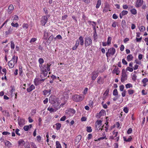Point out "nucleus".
<instances>
[{"label":"nucleus","instance_id":"f257e3e1","mask_svg":"<svg viewBox=\"0 0 148 148\" xmlns=\"http://www.w3.org/2000/svg\"><path fill=\"white\" fill-rule=\"evenodd\" d=\"M51 66V64L47 63L39 66L40 71V77L41 78H44L47 75L48 72L50 71Z\"/></svg>","mask_w":148,"mask_h":148},{"label":"nucleus","instance_id":"f03ea898","mask_svg":"<svg viewBox=\"0 0 148 148\" xmlns=\"http://www.w3.org/2000/svg\"><path fill=\"white\" fill-rule=\"evenodd\" d=\"M56 97L53 96H51L49 98V102L54 106H57L59 105L56 98Z\"/></svg>","mask_w":148,"mask_h":148},{"label":"nucleus","instance_id":"7ed1b4c3","mask_svg":"<svg viewBox=\"0 0 148 148\" xmlns=\"http://www.w3.org/2000/svg\"><path fill=\"white\" fill-rule=\"evenodd\" d=\"M17 56L16 57L15 55L13 56L12 59L9 61L8 63L10 68H12L14 67L15 64L17 62Z\"/></svg>","mask_w":148,"mask_h":148},{"label":"nucleus","instance_id":"20e7f679","mask_svg":"<svg viewBox=\"0 0 148 148\" xmlns=\"http://www.w3.org/2000/svg\"><path fill=\"white\" fill-rule=\"evenodd\" d=\"M84 98V96L83 95H75L73 97V100L76 102H79L82 100Z\"/></svg>","mask_w":148,"mask_h":148},{"label":"nucleus","instance_id":"39448f33","mask_svg":"<svg viewBox=\"0 0 148 148\" xmlns=\"http://www.w3.org/2000/svg\"><path fill=\"white\" fill-rule=\"evenodd\" d=\"M116 50L113 47L110 48L108 49L106 53V55L107 58L110 56H113L115 53Z\"/></svg>","mask_w":148,"mask_h":148},{"label":"nucleus","instance_id":"423d86ee","mask_svg":"<svg viewBox=\"0 0 148 148\" xmlns=\"http://www.w3.org/2000/svg\"><path fill=\"white\" fill-rule=\"evenodd\" d=\"M50 17L49 15L42 16L41 18V24L42 26H44L47 23L48 18Z\"/></svg>","mask_w":148,"mask_h":148},{"label":"nucleus","instance_id":"0eeeda50","mask_svg":"<svg viewBox=\"0 0 148 148\" xmlns=\"http://www.w3.org/2000/svg\"><path fill=\"white\" fill-rule=\"evenodd\" d=\"M127 78V75L126 74V71L125 69H123L122 71V76L121 78V81L124 82Z\"/></svg>","mask_w":148,"mask_h":148},{"label":"nucleus","instance_id":"6e6552de","mask_svg":"<svg viewBox=\"0 0 148 148\" xmlns=\"http://www.w3.org/2000/svg\"><path fill=\"white\" fill-rule=\"evenodd\" d=\"M45 79H40L39 78H36L34 81V83L35 85L37 86L41 84L42 82H44Z\"/></svg>","mask_w":148,"mask_h":148},{"label":"nucleus","instance_id":"1a4fd4ad","mask_svg":"<svg viewBox=\"0 0 148 148\" xmlns=\"http://www.w3.org/2000/svg\"><path fill=\"white\" fill-rule=\"evenodd\" d=\"M85 47H87L92 44V40L91 38L89 37H86L85 38Z\"/></svg>","mask_w":148,"mask_h":148},{"label":"nucleus","instance_id":"9d476101","mask_svg":"<svg viewBox=\"0 0 148 148\" xmlns=\"http://www.w3.org/2000/svg\"><path fill=\"white\" fill-rule=\"evenodd\" d=\"M78 43V46L80 44L81 45H83L84 44V38L82 36H80L79 39L77 40L75 44Z\"/></svg>","mask_w":148,"mask_h":148},{"label":"nucleus","instance_id":"9b49d317","mask_svg":"<svg viewBox=\"0 0 148 148\" xmlns=\"http://www.w3.org/2000/svg\"><path fill=\"white\" fill-rule=\"evenodd\" d=\"M110 11L111 10L109 4L107 3L105 4V6L103 9V13H106L108 11Z\"/></svg>","mask_w":148,"mask_h":148},{"label":"nucleus","instance_id":"f8f14e48","mask_svg":"<svg viewBox=\"0 0 148 148\" xmlns=\"http://www.w3.org/2000/svg\"><path fill=\"white\" fill-rule=\"evenodd\" d=\"M102 121L99 120L97 121L95 124V127L97 130H99L101 129L100 126L101 125Z\"/></svg>","mask_w":148,"mask_h":148},{"label":"nucleus","instance_id":"ddd939ff","mask_svg":"<svg viewBox=\"0 0 148 148\" xmlns=\"http://www.w3.org/2000/svg\"><path fill=\"white\" fill-rule=\"evenodd\" d=\"M66 113L69 115H73L75 113V110L73 109L70 108L66 111Z\"/></svg>","mask_w":148,"mask_h":148},{"label":"nucleus","instance_id":"4468645a","mask_svg":"<svg viewBox=\"0 0 148 148\" xmlns=\"http://www.w3.org/2000/svg\"><path fill=\"white\" fill-rule=\"evenodd\" d=\"M14 32V29L13 27H10L8 30L5 32L6 35H8L11 34L13 32Z\"/></svg>","mask_w":148,"mask_h":148},{"label":"nucleus","instance_id":"2eb2a0df","mask_svg":"<svg viewBox=\"0 0 148 148\" xmlns=\"http://www.w3.org/2000/svg\"><path fill=\"white\" fill-rule=\"evenodd\" d=\"M143 3V0H137L136 4V7L137 8L141 6Z\"/></svg>","mask_w":148,"mask_h":148},{"label":"nucleus","instance_id":"dca6fc26","mask_svg":"<svg viewBox=\"0 0 148 148\" xmlns=\"http://www.w3.org/2000/svg\"><path fill=\"white\" fill-rule=\"evenodd\" d=\"M18 123L20 127H22L25 124V119H18Z\"/></svg>","mask_w":148,"mask_h":148},{"label":"nucleus","instance_id":"f3484780","mask_svg":"<svg viewBox=\"0 0 148 148\" xmlns=\"http://www.w3.org/2000/svg\"><path fill=\"white\" fill-rule=\"evenodd\" d=\"M97 73L96 72L92 73L91 75L92 79L93 80H95L98 76Z\"/></svg>","mask_w":148,"mask_h":148},{"label":"nucleus","instance_id":"a211bd4d","mask_svg":"<svg viewBox=\"0 0 148 148\" xmlns=\"http://www.w3.org/2000/svg\"><path fill=\"white\" fill-rule=\"evenodd\" d=\"M103 79L101 77H99L97 78V82L99 84H102L103 83Z\"/></svg>","mask_w":148,"mask_h":148},{"label":"nucleus","instance_id":"6ab92c4d","mask_svg":"<svg viewBox=\"0 0 148 148\" xmlns=\"http://www.w3.org/2000/svg\"><path fill=\"white\" fill-rule=\"evenodd\" d=\"M35 88V87L34 85L32 84L27 89V90L28 92H29L32 91Z\"/></svg>","mask_w":148,"mask_h":148},{"label":"nucleus","instance_id":"aec40b11","mask_svg":"<svg viewBox=\"0 0 148 148\" xmlns=\"http://www.w3.org/2000/svg\"><path fill=\"white\" fill-rule=\"evenodd\" d=\"M4 143L5 146L8 147H10L12 146V144L9 141L5 140L4 141Z\"/></svg>","mask_w":148,"mask_h":148},{"label":"nucleus","instance_id":"412c9836","mask_svg":"<svg viewBox=\"0 0 148 148\" xmlns=\"http://www.w3.org/2000/svg\"><path fill=\"white\" fill-rule=\"evenodd\" d=\"M12 22H17L18 19V17L16 15H15L12 17Z\"/></svg>","mask_w":148,"mask_h":148},{"label":"nucleus","instance_id":"4be33fe9","mask_svg":"<svg viewBox=\"0 0 148 148\" xmlns=\"http://www.w3.org/2000/svg\"><path fill=\"white\" fill-rule=\"evenodd\" d=\"M113 72L114 73H116L117 75H118L120 72L119 69L116 67L114 69Z\"/></svg>","mask_w":148,"mask_h":148},{"label":"nucleus","instance_id":"5701e85b","mask_svg":"<svg viewBox=\"0 0 148 148\" xmlns=\"http://www.w3.org/2000/svg\"><path fill=\"white\" fill-rule=\"evenodd\" d=\"M14 9V6L13 5H10L9 6L8 10V12L9 13H11L12 11H13V10Z\"/></svg>","mask_w":148,"mask_h":148},{"label":"nucleus","instance_id":"b1692460","mask_svg":"<svg viewBox=\"0 0 148 148\" xmlns=\"http://www.w3.org/2000/svg\"><path fill=\"white\" fill-rule=\"evenodd\" d=\"M32 127V125L31 124L25 126L23 127V129L25 131H28L29 129Z\"/></svg>","mask_w":148,"mask_h":148},{"label":"nucleus","instance_id":"393cba45","mask_svg":"<svg viewBox=\"0 0 148 148\" xmlns=\"http://www.w3.org/2000/svg\"><path fill=\"white\" fill-rule=\"evenodd\" d=\"M133 58V56L131 54L127 56V60L128 61H130L132 60Z\"/></svg>","mask_w":148,"mask_h":148},{"label":"nucleus","instance_id":"a878e982","mask_svg":"<svg viewBox=\"0 0 148 148\" xmlns=\"http://www.w3.org/2000/svg\"><path fill=\"white\" fill-rule=\"evenodd\" d=\"M106 114V111L103 110H102L99 112V115L100 116H104Z\"/></svg>","mask_w":148,"mask_h":148},{"label":"nucleus","instance_id":"bb28decb","mask_svg":"<svg viewBox=\"0 0 148 148\" xmlns=\"http://www.w3.org/2000/svg\"><path fill=\"white\" fill-rule=\"evenodd\" d=\"M38 62L39 63V66H40L43 65V63L44 62V60L42 58H40L38 59Z\"/></svg>","mask_w":148,"mask_h":148},{"label":"nucleus","instance_id":"cd10ccee","mask_svg":"<svg viewBox=\"0 0 148 148\" xmlns=\"http://www.w3.org/2000/svg\"><path fill=\"white\" fill-rule=\"evenodd\" d=\"M123 138L124 140L126 142H130L132 139V138H131V137H130L128 138L127 139L126 137L125 136H123Z\"/></svg>","mask_w":148,"mask_h":148},{"label":"nucleus","instance_id":"c85d7f7f","mask_svg":"<svg viewBox=\"0 0 148 148\" xmlns=\"http://www.w3.org/2000/svg\"><path fill=\"white\" fill-rule=\"evenodd\" d=\"M22 27L25 30L27 29L29 27V25L27 23H24L22 25Z\"/></svg>","mask_w":148,"mask_h":148},{"label":"nucleus","instance_id":"c756f323","mask_svg":"<svg viewBox=\"0 0 148 148\" xmlns=\"http://www.w3.org/2000/svg\"><path fill=\"white\" fill-rule=\"evenodd\" d=\"M14 22H12L11 23V26L13 27H14L16 28L18 27L19 26L18 24L17 23H14Z\"/></svg>","mask_w":148,"mask_h":148},{"label":"nucleus","instance_id":"7c9ffc66","mask_svg":"<svg viewBox=\"0 0 148 148\" xmlns=\"http://www.w3.org/2000/svg\"><path fill=\"white\" fill-rule=\"evenodd\" d=\"M51 91L50 90H45L43 91L44 95H48L50 94V92Z\"/></svg>","mask_w":148,"mask_h":148},{"label":"nucleus","instance_id":"2f4dec72","mask_svg":"<svg viewBox=\"0 0 148 148\" xmlns=\"http://www.w3.org/2000/svg\"><path fill=\"white\" fill-rule=\"evenodd\" d=\"M118 132H116V134H114V138L116 137V138H115V140H116V141H118L119 138V136H118Z\"/></svg>","mask_w":148,"mask_h":148},{"label":"nucleus","instance_id":"473e14b6","mask_svg":"<svg viewBox=\"0 0 148 148\" xmlns=\"http://www.w3.org/2000/svg\"><path fill=\"white\" fill-rule=\"evenodd\" d=\"M101 4V0H98L97 1V3L96 5V7L97 8H99Z\"/></svg>","mask_w":148,"mask_h":148},{"label":"nucleus","instance_id":"72a5a7b5","mask_svg":"<svg viewBox=\"0 0 148 148\" xmlns=\"http://www.w3.org/2000/svg\"><path fill=\"white\" fill-rule=\"evenodd\" d=\"M18 144L19 145H23L25 144V142L22 139H21L19 140L18 142Z\"/></svg>","mask_w":148,"mask_h":148},{"label":"nucleus","instance_id":"f704fd0d","mask_svg":"<svg viewBox=\"0 0 148 148\" xmlns=\"http://www.w3.org/2000/svg\"><path fill=\"white\" fill-rule=\"evenodd\" d=\"M130 12L133 14L135 15L137 14L136 10L135 8H133L130 10Z\"/></svg>","mask_w":148,"mask_h":148},{"label":"nucleus","instance_id":"c9c22d12","mask_svg":"<svg viewBox=\"0 0 148 148\" xmlns=\"http://www.w3.org/2000/svg\"><path fill=\"white\" fill-rule=\"evenodd\" d=\"M82 136L80 135L77 136L76 138V140L77 143H79L82 138Z\"/></svg>","mask_w":148,"mask_h":148},{"label":"nucleus","instance_id":"e433bc0d","mask_svg":"<svg viewBox=\"0 0 148 148\" xmlns=\"http://www.w3.org/2000/svg\"><path fill=\"white\" fill-rule=\"evenodd\" d=\"M127 92L129 95H131L134 93V91L133 90L130 89L127 90Z\"/></svg>","mask_w":148,"mask_h":148},{"label":"nucleus","instance_id":"4c0bfd02","mask_svg":"<svg viewBox=\"0 0 148 148\" xmlns=\"http://www.w3.org/2000/svg\"><path fill=\"white\" fill-rule=\"evenodd\" d=\"M111 40L112 38L111 37L109 36L108 37L107 42L108 45H109L111 44Z\"/></svg>","mask_w":148,"mask_h":148},{"label":"nucleus","instance_id":"58836bf2","mask_svg":"<svg viewBox=\"0 0 148 148\" xmlns=\"http://www.w3.org/2000/svg\"><path fill=\"white\" fill-rule=\"evenodd\" d=\"M56 129L57 130H59L61 127V124L60 123H58L56 124Z\"/></svg>","mask_w":148,"mask_h":148},{"label":"nucleus","instance_id":"ea45409f","mask_svg":"<svg viewBox=\"0 0 148 148\" xmlns=\"http://www.w3.org/2000/svg\"><path fill=\"white\" fill-rule=\"evenodd\" d=\"M47 110L49 111L50 112H54L56 111V110H55L54 109L50 107L48 108Z\"/></svg>","mask_w":148,"mask_h":148},{"label":"nucleus","instance_id":"a19ab883","mask_svg":"<svg viewBox=\"0 0 148 148\" xmlns=\"http://www.w3.org/2000/svg\"><path fill=\"white\" fill-rule=\"evenodd\" d=\"M125 87L127 89L128 88H131L133 86L132 84L130 83H128L126 84L125 85Z\"/></svg>","mask_w":148,"mask_h":148},{"label":"nucleus","instance_id":"79ce46f5","mask_svg":"<svg viewBox=\"0 0 148 148\" xmlns=\"http://www.w3.org/2000/svg\"><path fill=\"white\" fill-rule=\"evenodd\" d=\"M56 148H61V145L59 141H57L56 142Z\"/></svg>","mask_w":148,"mask_h":148},{"label":"nucleus","instance_id":"37998d69","mask_svg":"<svg viewBox=\"0 0 148 148\" xmlns=\"http://www.w3.org/2000/svg\"><path fill=\"white\" fill-rule=\"evenodd\" d=\"M10 44L11 48L12 49H14L15 48V45L14 43V42L13 41H12L10 42Z\"/></svg>","mask_w":148,"mask_h":148},{"label":"nucleus","instance_id":"c03bdc74","mask_svg":"<svg viewBox=\"0 0 148 148\" xmlns=\"http://www.w3.org/2000/svg\"><path fill=\"white\" fill-rule=\"evenodd\" d=\"M3 114L5 116H10L9 112L6 110L3 111Z\"/></svg>","mask_w":148,"mask_h":148},{"label":"nucleus","instance_id":"a18cd8bd","mask_svg":"<svg viewBox=\"0 0 148 148\" xmlns=\"http://www.w3.org/2000/svg\"><path fill=\"white\" fill-rule=\"evenodd\" d=\"M86 131L88 132H91L92 131V129L90 127L88 126L86 127Z\"/></svg>","mask_w":148,"mask_h":148},{"label":"nucleus","instance_id":"49530a36","mask_svg":"<svg viewBox=\"0 0 148 148\" xmlns=\"http://www.w3.org/2000/svg\"><path fill=\"white\" fill-rule=\"evenodd\" d=\"M92 23H94V24H92V25L93 27V30L95 31V32H96L95 26L96 25V23L94 21H92Z\"/></svg>","mask_w":148,"mask_h":148},{"label":"nucleus","instance_id":"de8ad7c7","mask_svg":"<svg viewBox=\"0 0 148 148\" xmlns=\"http://www.w3.org/2000/svg\"><path fill=\"white\" fill-rule=\"evenodd\" d=\"M140 31L141 32H143L145 30V28L143 26H141L139 27Z\"/></svg>","mask_w":148,"mask_h":148},{"label":"nucleus","instance_id":"09e8293b","mask_svg":"<svg viewBox=\"0 0 148 148\" xmlns=\"http://www.w3.org/2000/svg\"><path fill=\"white\" fill-rule=\"evenodd\" d=\"M113 94L114 96H117L118 95V93L116 89H114V90Z\"/></svg>","mask_w":148,"mask_h":148},{"label":"nucleus","instance_id":"8fccbe9b","mask_svg":"<svg viewBox=\"0 0 148 148\" xmlns=\"http://www.w3.org/2000/svg\"><path fill=\"white\" fill-rule=\"evenodd\" d=\"M128 13L127 11L126 10H123L121 13V14L123 16L126 15Z\"/></svg>","mask_w":148,"mask_h":148},{"label":"nucleus","instance_id":"3c124183","mask_svg":"<svg viewBox=\"0 0 148 148\" xmlns=\"http://www.w3.org/2000/svg\"><path fill=\"white\" fill-rule=\"evenodd\" d=\"M133 69L132 67H127L126 69V71H129L130 72H132L133 71Z\"/></svg>","mask_w":148,"mask_h":148},{"label":"nucleus","instance_id":"603ef678","mask_svg":"<svg viewBox=\"0 0 148 148\" xmlns=\"http://www.w3.org/2000/svg\"><path fill=\"white\" fill-rule=\"evenodd\" d=\"M148 81V79L147 78H144L142 80V82L144 84H145Z\"/></svg>","mask_w":148,"mask_h":148},{"label":"nucleus","instance_id":"864d4df0","mask_svg":"<svg viewBox=\"0 0 148 148\" xmlns=\"http://www.w3.org/2000/svg\"><path fill=\"white\" fill-rule=\"evenodd\" d=\"M124 86L123 85H121L119 86V89L120 91H123Z\"/></svg>","mask_w":148,"mask_h":148},{"label":"nucleus","instance_id":"5fc2aeb1","mask_svg":"<svg viewBox=\"0 0 148 148\" xmlns=\"http://www.w3.org/2000/svg\"><path fill=\"white\" fill-rule=\"evenodd\" d=\"M136 74H133L132 76V79L134 81H135L136 79Z\"/></svg>","mask_w":148,"mask_h":148},{"label":"nucleus","instance_id":"6e6d98bb","mask_svg":"<svg viewBox=\"0 0 148 148\" xmlns=\"http://www.w3.org/2000/svg\"><path fill=\"white\" fill-rule=\"evenodd\" d=\"M11 93L12 94H13V92L15 91V89L14 88V86H11Z\"/></svg>","mask_w":148,"mask_h":148},{"label":"nucleus","instance_id":"4d7b16f0","mask_svg":"<svg viewBox=\"0 0 148 148\" xmlns=\"http://www.w3.org/2000/svg\"><path fill=\"white\" fill-rule=\"evenodd\" d=\"M109 91V89H107L105 91L103 95H105L106 96L108 94Z\"/></svg>","mask_w":148,"mask_h":148},{"label":"nucleus","instance_id":"13d9d810","mask_svg":"<svg viewBox=\"0 0 148 148\" xmlns=\"http://www.w3.org/2000/svg\"><path fill=\"white\" fill-rule=\"evenodd\" d=\"M37 40L36 38H32L30 41V43H32V42H34L36 41Z\"/></svg>","mask_w":148,"mask_h":148},{"label":"nucleus","instance_id":"bf43d9fd","mask_svg":"<svg viewBox=\"0 0 148 148\" xmlns=\"http://www.w3.org/2000/svg\"><path fill=\"white\" fill-rule=\"evenodd\" d=\"M142 39V37H141L140 38H138L136 37V40L137 42H140L141 41Z\"/></svg>","mask_w":148,"mask_h":148},{"label":"nucleus","instance_id":"052dcab7","mask_svg":"<svg viewBox=\"0 0 148 148\" xmlns=\"http://www.w3.org/2000/svg\"><path fill=\"white\" fill-rule=\"evenodd\" d=\"M112 18L114 19H116L118 18V16L116 14H114L112 15Z\"/></svg>","mask_w":148,"mask_h":148},{"label":"nucleus","instance_id":"680f3d73","mask_svg":"<svg viewBox=\"0 0 148 148\" xmlns=\"http://www.w3.org/2000/svg\"><path fill=\"white\" fill-rule=\"evenodd\" d=\"M88 88H86L83 92V93L84 95H86L88 92Z\"/></svg>","mask_w":148,"mask_h":148},{"label":"nucleus","instance_id":"e2e57ef3","mask_svg":"<svg viewBox=\"0 0 148 148\" xmlns=\"http://www.w3.org/2000/svg\"><path fill=\"white\" fill-rule=\"evenodd\" d=\"M122 62L123 64L124 65H127V62L125 60L124 58H123L122 60Z\"/></svg>","mask_w":148,"mask_h":148},{"label":"nucleus","instance_id":"0e129e2a","mask_svg":"<svg viewBox=\"0 0 148 148\" xmlns=\"http://www.w3.org/2000/svg\"><path fill=\"white\" fill-rule=\"evenodd\" d=\"M135 63L136 64L139 65H140L141 64V62L140 61L138 60L137 59H136L135 61Z\"/></svg>","mask_w":148,"mask_h":148},{"label":"nucleus","instance_id":"69168bd1","mask_svg":"<svg viewBox=\"0 0 148 148\" xmlns=\"http://www.w3.org/2000/svg\"><path fill=\"white\" fill-rule=\"evenodd\" d=\"M123 111L125 113H127L128 112V109L127 107H124L123 108Z\"/></svg>","mask_w":148,"mask_h":148},{"label":"nucleus","instance_id":"338daca9","mask_svg":"<svg viewBox=\"0 0 148 148\" xmlns=\"http://www.w3.org/2000/svg\"><path fill=\"white\" fill-rule=\"evenodd\" d=\"M132 129L131 128H130L127 131V133L128 134H130L132 132Z\"/></svg>","mask_w":148,"mask_h":148},{"label":"nucleus","instance_id":"774afa93","mask_svg":"<svg viewBox=\"0 0 148 148\" xmlns=\"http://www.w3.org/2000/svg\"><path fill=\"white\" fill-rule=\"evenodd\" d=\"M56 38L58 39H61L62 38L60 35H58L56 36V37L55 38V39H56Z\"/></svg>","mask_w":148,"mask_h":148}]
</instances>
